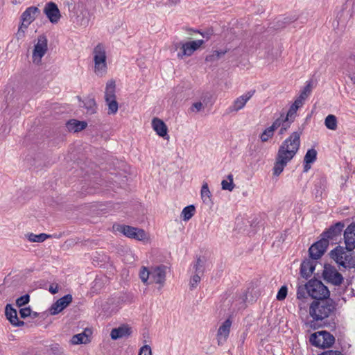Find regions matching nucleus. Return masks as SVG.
I'll use <instances>...</instances> for the list:
<instances>
[{"instance_id":"f257e3e1","label":"nucleus","mask_w":355,"mask_h":355,"mask_svg":"<svg viewBox=\"0 0 355 355\" xmlns=\"http://www.w3.org/2000/svg\"><path fill=\"white\" fill-rule=\"evenodd\" d=\"M303 128H298L293 131L279 146L275 157L273 167L274 175H279L286 165L295 157L297 153L301 144V136Z\"/></svg>"},{"instance_id":"f03ea898","label":"nucleus","mask_w":355,"mask_h":355,"mask_svg":"<svg viewBox=\"0 0 355 355\" xmlns=\"http://www.w3.org/2000/svg\"><path fill=\"white\" fill-rule=\"evenodd\" d=\"M336 309L335 302L330 299L314 300L310 304L309 313L314 321H322L334 315Z\"/></svg>"},{"instance_id":"7ed1b4c3","label":"nucleus","mask_w":355,"mask_h":355,"mask_svg":"<svg viewBox=\"0 0 355 355\" xmlns=\"http://www.w3.org/2000/svg\"><path fill=\"white\" fill-rule=\"evenodd\" d=\"M166 269L164 266L152 267L150 270L143 266L139 271V277L145 284L155 283L162 288L166 281Z\"/></svg>"},{"instance_id":"20e7f679","label":"nucleus","mask_w":355,"mask_h":355,"mask_svg":"<svg viewBox=\"0 0 355 355\" xmlns=\"http://www.w3.org/2000/svg\"><path fill=\"white\" fill-rule=\"evenodd\" d=\"M94 62V73L98 76H103L107 73V55L104 44L98 43L92 51Z\"/></svg>"},{"instance_id":"39448f33","label":"nucleus","mask_w":355,"mask_h":355,"mask_svg":"<svg viewBox=\"0 0 355 355\" xmlns=\"http://www.w3.org/2000/svg\"><path fill=\"white\" fill-rule=\"evenodd\" d=\"M352 251H348L346 248L336 247L331 251V257L340 266L345 268L355 267V257Z\"/></svg>"},{"instance_id":"423d86ee","label":"nucleus","mask_w":355,"mask_h":355,"mask_svg":"<svg viewBox=\"0 0 355 355\" xmlns=\"http://www.w3.org/2000/svg\"><path fill=\"white\" fill-rule=\"evenodd\" d=\"M112 230L135 240L144 241L146 239V234L144 230L132 226L116 223L113 225Z\"/></svg>"},{"instance_id":"0eeeda50","label":"nucleus","mask_w":355,"mask_h":355,"mask_svg":"<svg viewBox=\"0 0 355 355\" xmlns=\"http://www.w3.org/2000/svg\"><path fill=\"white\" fill-rule=\"evenodd\" d=\"M309 295L315 300H322L329 297V291L322 282L311 279L308 282Z\"/></svg>"},{"instance_id":"6e6552de","label":"nucleus","mask_w":355,"mask_h":355,"mask_svg":"<svg viewBox=\"0 0 355 355\" xmlns=\"http://www.w3.org/2000/svg\"><path fill=\"white\" fill-rule=\"evenodd\" d=\"M40 14L38 8L31 6L27 8L21 16V24L19 28L17 33L18 38L24 36V33L28 26L35 20V19Z\"/></svg>"},{"instance_id":"1a4fd4ad","label":"nucleus","mask_w":355,"mask_h":355,"mask_svg":"<svg viewBox=\"0 0 355 355\" xmlns=\"http://www.w3.org/2000/svg\"><path fill=\"white\" fill-rule=\"evenodd\" d=\"M309 341L315 347L321 348H329L334 345L335 342V338L330 333L325 331H322L311 334Z\"/></svg>"},{"instance_id":"9d476101","label":"nucleus","mask_w":355,"mask_h":355,"mask_svg":"<svg viewBox=\"0 0 355 355\" xmlns=\"http://www.w3.org/2000/svg\"><path fill=\"white\" fill-rule=\"evenodd\" d=\"M115 82L110 80L107 83L105 99L108 106V113L110 114H114L118 111V103L116 100L115 95Z\"/></svg>"},{"instance_id":"9b49d317","label":"nucleus","mask_w":355,"mask_h":355,"mask_svg":"<svg viewBox=\"0 0 355 355\" xmlns=\"http://www.w3.org/2000/svg\"><path fill=\"white\" fill-rule=\"evenodd\" d=\"M48 50V40L44 35H40L37 39L33 51V62L36 64L40 63L42 58Z\"/></svg>"},{"instance_id":"f8f14e48","label":"nucleus","mask_w":355,"mask_h":355,"mask_svg":"<svg viewBox=\"0 0 355 355\" xmlns=\"http://www.w3.org/2000/svg\"><path fill=\"white\" fill-rule=\"evenodd\" d=\"M204 43V40H198L184 42V44H180L181 51L178 53V58L182 59L184 56H191L194 51L198 50Z\"/></svg>"},{"instance_id":"ddd939ff","label":"nucleus","mask_w":355,"mask_h":355,"mask_svg":"<svg viewBox=\"0 0 355 355\" xmlns=\"http://www.w3.org/2000/svg\"><path fill=\"white\" fill-rule=\"evenodd\" d=\"M328 245L329 242L326 239H321L315 242L309 249L310 257L315 260L320 259L325 252Z\"/></svg>"},{"instance_id":"4468645a","label":"nucleus","mask_w":355,"mask_h":355,"mask_svg":"<svg viewBox=\"0 0 355 355\" xmlns=\"http://www.w3.org/2000/svg\"><path fill=\"white\" fill-rule=\"evenodd\" d=\"M72 300V295L70 294L58 299L49 309L51 315H54L60 313L71 303Z\"/></svg>"},{"instance_id":"2eb2a0df","label":"nucleus","mask_w":355,"mask_h":355,"mask_svg":"<svg viewBox=\"0 0 355 355\" xmlns=\"http://www.w3.org/2000/svg\"><path fill=\"white\" fill-rule=\"evenodd\" d=\"M232 323V320L228 318L219 327L216 334V339L218 345H223L227 341L230 333Z\"/></svg>"},{"instance_id":"dca6fc26","label":"nucleus","mask_w":355,"mask_h":355,"mask_svg":"<svg viewBox=\"0 0 355 355\" xmlns=\"http://www.w3.org/2000/svg\"><path fill=\"white\" fill-rule=\"evenodd\" d=\"M255 90H250L245 93L244 94L236 98L232 105L229 107L230 112H238L240 110L243 109L247 102L252 97L254 94Z\"/></svg>"},{"instance_id":"f3484780","label":"nucleus","mask_w":355,"mask_h":355,"mask_svg":"<svg viewBox=\"0 0 355 355\" xmlns=\"http://www.w3.org/2000/svg\"><path fill=\"white\" fill-rule=\"evenodd\" d=\"M344 226V223L342 222L336 223L322 233V239H326L328 242L329 240L336 241L338 236L341 235Z\"/></svg>"},{"instance_id":"a211bd4d","label":"nucleus","mask_w":355,"mask_h":355,"mask_svg":"<svg viewBox=\"0 0 355 355\" xmlns=\"http://www.w3.org/2000/svg\"><path fill=\"white\" fill-rule=\"evenodd\" d=\"M323 276L327 282L336 286L341 284L343 281L342 275L332 267H325Z\"/></svg>"},{"instance_id":"6ab92c4d","label":"nucleus","mask_w":355,"mask_h":355,"mask_svg":"<svg viewBox=\"0 0 355 355\" xmlns=\"http://www.w3.org/2000/svg\"><path fill=\"white\" fill-rule=\"evenodd\" d=\"M344 241L346 249L352 251L355 249V223H352L344 232Z\"/></svg>"},{"instance_id":"aec40b11","label":"nucleus","mask_w":355,"mask_h":355,"mask_svg":"<svg viewBox=\"0 0 355 355\" xmlns=\"http://www.w3.org/2000/svg\"><path fill=\"white\" fill-rule=\"evenodd\" d=\"M44 12L53 24H56L60 18V10L57 5L53 2H49L46 4Z\"/></svg>"},{"instance_id":"412c9836","label":"nucleus","mask_w":355,"mask_h":355,"mask_svg":"<svg viewBox=\"0 0 355 355\" xmlns=\"http://www.w3.org/2000/svg\"><path fill=\"white\" fill-rule=\"evenodd\" d=\"M5 314L10 322L15 327H22L24 322L19 320L17 317V310L14 309L11 304H8L6 306Z\"/></svg>"},{"instance_id":"4be33fe9","label":"nucleus","mask_w":355,"mask_h":355,"mask_svg":"<svg viewBox=\"0 0 355 355\" xmlns=\"http://www.w3.org/2000/svg\"><path fill=\"white\" fill-rule=\"evenodd\" d=\"M152 127L159 137L168 138L167 126L162 120L154 118L152 120Z\"/></svg>"},{"instance_id":"5701e85b","label":"nucleus","mask_w":355,"mask_h":355,"mask_svg":"<svg viewBox=\"0 0 355 355\" xmlns=\"http://www.w3.org/2000/svg\"><path fill=\"white\" fill-rule=\"evenodd\" d=\"M308 282L305 284L298 286L297 289V298L300 301L299 306L303 308L309 297Z\"/></svg>"},{"instance_id":"b1692460","label":"nucleus","mask_w":355,"mask_h":355,"mask_svg":"<svg viewBox=\"0 0 355 355\" xmlns=\"http://www.w3.org/2000/svg\"><path fill=\"white\" fill-rule=\"evenodd\" d=\"M131 334V329L128 325H122L111 331L110 336L112 340H117L128 336Z\"/></svg>"},{"instance_id":"393cba45","label":"nucleus","mask_w":355,"mask_h":355,"mask_svg":"<svg viewBox=\"0 0 355 355\" xmlns=\"http://www.w3.org/2000/svg\"><path fill=\"white\" fill-rule=\"evenodd\" d=\"M315 262L313 260H305L301 263L300 274L306 279L310 277L315 270Z\"/></svg>"},{"instance_id":"a878e982","label":"nucleus","mask_w":355,"mask_h":355,"mask_svg":"<svg viewBox=\"0 0 355 355\" xmlns=\"http://www.w3.org/2000/svg\"><path fill=\"white\" fill-rule=\"evenodd\" d=\"M66 125L69 131L77 132L84 130L87 127V123L85 121L71 119L67 123Z\"/></svg>"},{"instance_id":"bb28decb","label":"nucleus","mask_w":355,"mask_h":355,"mask_svg":"<svg viewBox=\"0 0 355 355\" xmlns=\"http://www.w3.org/2000/svg\"><path fill=\"white\" fill-rule=\"evenodd\" d=\"M200 196L203 203L208 206H211L212 205L211 193L207 182H204L202 186Z\"/></svg>"},{"instance_id":"cd10ccee","label":"nucleus","mask_w":355,"mask_h":355,"mask_svg":"<svg viewBox=\"0 0 355 355\" xmlns=\"http://www.w3.org/2000/svg\"><path fill=\"white\" fill-rule=\"evenodd\" d=\"M26 237L30 242L42 243L46 239L51 237V236L44 233H41L39 234L29 233L26 235Z\"/></svg>"},{"instance_id":"c85d7f7f","label":"nucleus","mask_w":355,"mask_h":355,"mask_svg":"<svg viewBox=\"0 0 355 355\" xmlns=\"http://www.w3.org/2000/svg\"><path fill=\"white\" fill-rule=\"evenodd\" d=\"M89 342V339L85 333L78 334L71 338V343L73 345L86 344Z\"/></svg>"},{"instance_id":"c756f323","label":"nucleus","mask_w":355,"mask_h":355,"mask_svg":"<svg viewBox=\"0 0 355 355\" xmlns=\"http://www.w3.org/2000/svg\"><path fill=\"white\" fill-rule=\"evenodd\" d=\"M324 125L331 130L337 129V118L335 115L329 114L324 119Z\"/></svg>"},{"instance_id":"7c9ffc66","label":"nucleus","mask_w":355,"mask_h":355,"mask_svg":"<svg viewBox=\"0 0 355 355\" xmlns=\"http://www.w3.org/2000/svg\"><path fill=\"white\" fill-rule=\"evenodd\" d=\"M227 53V50L214 51L209 55H207L205 60L207 62H213L218 60Z\"/></svg>"},{"instance_id":"2f4dec72","label":"nucleus","mask_w":355,"mask_h":355,"mask_svg":"<svg viewBox=\"0 0 355 355\" xmlns=\"http://www.w3.org/2000/svg\"><path fill=\"white\" fill-rule=\"evenodd\" d=\"M83 103L87 113L92 114L96 112V104L94 98H87L83 101Z\"/></svg>"},{"instance_id":"473e14b6","label":"nucleus","mask_w":355,"mask_h":355,"mask_svg":"<svg viewBox=\"0 0 355 355\" xmlns=\"http://www.w3.org/2000/svg\"><path fill=\"white\" fill-rule=\"evenodd\" d=\"M221 186L222 189L232 191L235 187V184L233 182V175L229 174L227 175V180H223L221 182Z\"/></svg>"},{"instance_id":"72a5a7b5","label":"nucleus","mask_w":355,"mask_h":355,"mask_svg":"<svg viewBox=\"0 0 355 355\" xmlns=\"http://www.w3.org/2000/svg\"><path fill=\"white\" fill-rule=\"evenodd\" d=\"M195 214V207L193 205L187 206L183 209L181 216L185 221L189 220Z\"/></svg>"},{"instance_id":"f704fd0d","label":"nucleus","mask_w":355,"mask_h":355,"mask_svg":"<svg viewBox=\"0 0 355 355\" xmlns=\"http://www.w3.org/2000/svg\"><path fill=\"white\" fill-rule=\"evenodd\" d=\"M317 157V151L314 148L309 149L304 157V162L307 164L313 163Z\"/></svg>"},{"instance_id":"c9c22d12","label":"nucleus","mask_w":355,"mask_h":355,"mask_svg":"<svg viewBox=\"0 0 355 355\" xmlns=\"http://www.w3.org/2000/svg\"><path fill=\"white\" fill-rule=\"evenodd\" d=\"M312 84L311 82H307L306 86L304 87L303 90L301 92L300 96L297 98L304 103V100L309 96L311 92Z\"/></svg>"},{"instance_id":"e433bc0d","label":"nucleus","mask_w":355,"mask_h":355,"mask_svg":"<svg viewBox=\"0 0 355 355\" xmlns=\"http://www.w3.org/2000/svg\"><path fill=\"white\" fill-rule=\"evenodd\" d=\"M275 132L270 128H266L260 135V139L262 142H267L270 139L272 138Z\"/></svg>"},{"instance_id":"4c0bfd02","label":"nucleus","mask_w":355,"mask_h":355,"mask_svg":"<svg viewBox=\"0 0 355 355\" xmlns=\"http://www.w3.org/2000/svg\"><path fill=\"white\" fill-rule=\"evenodd\" d=\"M286 122L284 114H281L280 116L275 119L270 128L275 132L282 124Z\"/></svg>"},{"instance_id":"58836bf2","label":"nucleus","mask_w":355,"mask_h":355,"mask_svg":"<svg viewBox=\"0 0 355 355\" xmlns=\"http://www.w3.org/2000/svg\"><path fill=\"white\" fill-rule=\"evenodd\" d=\"M30 301V296L28 294H26L20 297L17 298L16 300V305L18 307H21L26 304H28Z\"/></svg>"},{"instance_id":"ea45409f","label":"nucleus","mask_w":355,"mask_h":355,"mask_svg":"<svg viewBox=\"0 0 355 355\" xmlns=\"http://www.w3.org/2000/svg\"><path fill=\"white\" fill-rule=\"evenodd\" d=\"M297 116V112L290 107L286 113V115L284 116L286 121L293 123Z\"/></svg>"},{"instance_id":"a19ab883","label":"nucleus","mask_w":355,"mask_h":355,"mask_svg":"<svg viewBox=\"0 0 355 355\" xmlns=\"http://www.w3.org/2000/svg\"><path fill=\"white\" fill-rule=\"evenodd\" d=\"M204 263L200 258H198L196 263L193 266L195 272L198 274L203 272Z\"/></svg>"},{"instance_id":"79ce46f5","label":"nucleus","mask_w":355,"mask_h":355,"mask_svg":"<svg viewBox=\"0 0 355 355\" xmlns=\"http://www.w3.org/2000/svg\"><path fill=\"white\" fill-rule=\"evenodd\" d=\"M287 287L286 286H282L277 294V299L280 301L284 300L287 295Z\"/></svg>"},{"instance_id":"37998d69","label":"nucleus","mask_w":355,"mask_h":355,"mask_svg":"<svg viewBox=\"0 0 355 355\" xmlns=\"http://www.w3.org/2000/svg\"><path fill=\"white\" fill-rule=\"evenodd\" d=\"M33 311L30 307L21 308L19 310V315L21 318H26L31 315Z\"/></svg>"},{"instance_id":"c03bdc74","label":"nucleus","mask_w":355,"mask_h":355,"mask_svg":"<svg viewBox=\"0 0 355 355\" xmlns=\"http://www.w3.org/2000/svg\"><path fill=\"white\" fill-rule=\"evenodd\" d=\"M200 277L199 274L196 273L193 276H192V277L191 278V280H190L191 288H196L198 284L200 282Z\"/></svg>"},{"instance_id":"a18cd8bd","label":"nucleus","mask_w":355,"mask_h":355,"mask_svg":"<svg viewBox=\"0 0 355 355\" xmlns=\"http://www.w3.org/2000/svg\"><path fill=\"white\" fill-rule=\"evenodd\" d=\"M303 104L304 103L302 101L296 98L293 103L290 106V108L297 112L298 109L302 107Z\"/></svg>"},{"instance_id":"49530a36","label":"nucleus","mask_w":355,"mask_h":355,"mask_svg":"<svg viewBox=\"0 0 355 355\" xmlns=\"http://www.w3.org/2000/svg\"><path fill=\"white\" fill-rule=\"evenodd\" d=\"M139 355H152L150 347L147 345L143 346L139 350Z\"/></svg>"},{"instance_id":"de8ad7c7","label":"nucleus","mask_w":355,"mask_h":355,"mask_svg":"<svg viewBox=\"0 0 355 355\" xmlns=\"http://www.w3.org/2000/svg\"><path fill=\"white\" fill-rule=\"evenodd\" d=\"M292 123H290V122H284L283 124H282L281 125V128L279 131V135H283L284 134L287 130L290 128V125Z\"/></svg>"},{"instance_id":"09e8293b","label":"nucleus","mask_w":355,"mask_h":355,"mask_svg":"<svg viewBox=\"0 0 355 355\" xmlns=\"http://www.w3.org/2000/svg\"><path fill=\"white\" fill-rule=\"evenodd\" d=\"M202 108V103L201 102H196L192 105L191 110L193 112L194 111L199 112L200 110H201Z\"/></svg>"},{"instance_id":"8fccbe9b","label":"nucleus","mask_w":355,"mask_h":355,"mask_svg":"<svg viewBox=\"0 0 355 355\" xmlns=\"http://www.w3.org/2000/svg\"><path fill=\"white\" fill-rule=\"evenodd\" d=\"M320 355H343V354L339 351L328 350V351L322 352Z\"/></svg>"},{"instance_id":"3c124183","label":"nucleus","mask_w":355,"mask_h":355,"mask_svg":"<svg viewBox=\"0 0 355 355\" xmlns=\"http://www.w3.org/2000/svg\"><path fill=\"white\" fill-rule=\"evenodd\" d=\"M59 286L58 284H51L49 286V291L52 294H55L58 292Z\"/></svg>"},{"instance_id":"603ef678","label":"nucleus","mask_w":355,"mask_h":355,"mask_svg":"<svg viewBox=\"0 0 355 355\" xmlns=\"http://www.w3.org/2000/svg\"><path fill=\"white\" fill-rule=\"evenodd\" d=\"M89 17H86L85 19H83L80 23L81 26H87L89 24Z\"/></svg>"},{"instance_id":"864d4df0","label":"nucleus","mask_w":355,"mask_h":355,"mask_svg":"<svg viewBox=\"0 0 355 355\" xmlns=\"http://www.w3.org/2000/svg\"><path fill=\"white\" fill-rule=\"evenodd\" d=\"M284 19L285 20V21H284L285 24H289V23L295 21L297 19V18L295 17H293L290 18L289 19H288L287 18H284Z\"/></svg>"},{"instance_id":"5fc2aeb1","label":"nucleus","mask_w":355,"mask_h":355,"mask_svg":"<svg viewBox=\"0 0 355 355\" xmlns=\"http://www.w3.org/2000/svg\"><path fill=\"white\" fill-rule=\"evenodd\" d=\"M180 44H184V42H180L175 43V44H173L174 49H175V51H177L178 49H181V45H180Z\"/></svg>"},{"instance_id":"6e6d98bb","label":"nucleus","mask_w":355,"mask_h":355,"mask_svg":"<svg viewBox=\"0 0 355 355\" xmlns=\"http://www.w3.org/2000/svg\"><path fill=\"white\" fill-rule=\"evenodd\" d=\"M311 164L304 163V172L306 173L311 168Z\"/></svg>"},{"instance_id":"4d7b16f0","label":"nucleus","mask_w":355,"mask_h":355,"mask_svg":"<svg viewBox=\"0 0 355 355\" xmlns=\"http://www.w3.org/2000/svg\"><path fill=\"white\" fill-rule=\"evenodd\" d=\"M199 33H200L202 37H206L207 39H209L210 37V34L209 33H200L198 31Z\"/></svg>"},{"instance_id":"13d9d810","label":"nucleus","mask_w":355,"mask_h":355,"mask_svg":"<svg viewBox=\"0 0 355 355\" xmlns=\"http://www.w3.org/2000/svg\"><path fill=\"white\" fill-rule=\"evenodd\" d=\"M32 313L33 315V318H35L37 316V313L36 312H33Z\"/></svg>"},{"instance_id":"bf43d9fd","label":"nucleus","mask_w":355,"mask_h":355,"mask_svg":"<svg viewBox=\"0 0 355 355\" xmlns=\"http://www.w3.org/2000/svg\"><path fill=\"white\" fill-rule=\"evenodd\" d=\"M351 79L353 81V83L355 84V77L354 78H352Z\"/></svg>"}]
</instances>
